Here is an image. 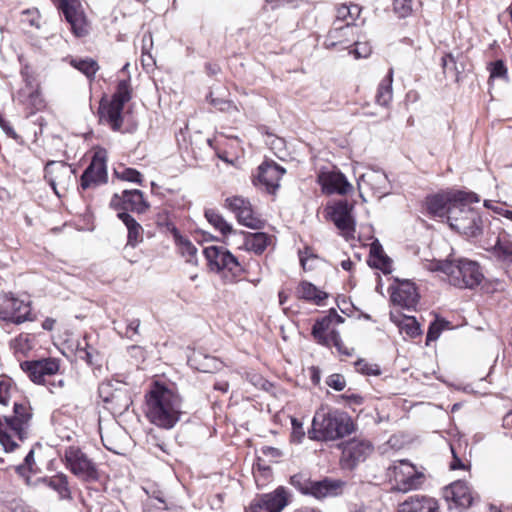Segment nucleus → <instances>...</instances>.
Returning a JSON list of instances; mask_svg holds the SVG:
<instances>
[{
    "label": "nucleus",
    "mask_w": 512,
    "mask_h": 512,
    "mask_svg": "<svg viewBox=\"0 0 512 512\" xmlns=\"http://www.w3.org/2000/svg\"><path fill=\"white\" fill-rule=\"evenodd\" d=\"M145 399V414L152 424L171 429L180 420L182 398L177 392L156 382L146 394Z\"/></svg>",
    "instance_id": "f257e3e1"
},
{
    "label": "nucleus",
    "mask_w": 512,
    "mask_h": 512,
    "mask_svg": "<svg viewBox=\"0 0 512 512\" xmlns=\"http://www.w3.org/2000/svg\"><path fill=\"white\" fill-rule=\"evenodd\" d=\"M354 430V422L346 412L322 406L313 417L308 435L312 440L334 441L350 435Z\"/></svg>",
    "instance_id": "f03ea898"
},
{
    "label": "nucleus",
    "mask_w": 512,
    "mask_h": 512,
    "mask_svg": "<svg viewBox=\"0 0 512 512\" xmlns=\"http://www.w3.org/2000/svg\"><path fill=\"white\" fill-rule=\"evenodd\" d=\"M477 202L479 198L474 193L464 192V196L458 198L456 204L450 208V215L447 218L451 229L467 237H477L482 233V218L479 212L471 207L472 203Z\"/></svg>",
    "instance_id": "7ed1b4c3"
},
{
    "label": "nucleus",
    "mask_w": 512,
    "mask_h": 512,
    "mask_svg": "<svg viewBox=\"0 0 512 512\" xmlns=\"http://www.w3.org/2000/svg\"><path fill=\"white\" fill-rule=\"evenodd\" d=\"M425 267L430 271H442L448 276L449 283L459 288L478 286L483 278L479 265L470 260L460 259L456 263L433 260Z\"/></svg>",
    "instance_id": "20e7f679"
},
{
    "label": "nucleus",
    "mask_w": 512,
    "mask_h": 512,
    "mask_svg": "<svg viewBox=\"0 0 512 512\" xmlns=\"http://www.w3.org/2000/svg\"><path fill=\"white\" fill-rule=\"evenodd\" d=\"M14 415L0 419V444L5 452H11L17 447V441H23L28 434L32 418L31 408L27 404L14 403Z\"/></svg>",
    "instance_id": "39448f33"
},
{
    "label": "nucleus",
    "mask_w": 512,
    "mask_h": 512,
    "mask_svg": "<svg viewBox=\"0 0 512 512\" xmlns=\"http://www.w3.org/2000/svg\"><path fill=\"white\" fill-rule=\"evenodd\" d=\"M20 367L27 377L35 384L49 385L50 392L64 386V380L49 382L48 378L55 376L60 370V360L57 358H42L38 360L23 361Z\"/></svg>",
    "instance_id": "423d86ee"
},
{
    "label": "nucleus",
    "mask_w": 512,
    "mask_h": 512,
    "mask_svg": "<svg viewBox=\"0 0 512 512\" xmlns=\"http://www.w3.org/2000/svg\"><path fill=\"white\" fill-rule=\"evenodd\" d=\"M65 465L76 477L85 482L98 480V471L95 463L82 450L70 446L64 453Z\"/></svg>",
    "instance_id": "0eeeda50"
},
{
    "label": "nucleus",
    "mask_w": 512,
    "mask_h": 512,
    "mask_svg": "<svg viewBox=\"0 0 512 512\" xmlns=\"http://www.w3.org/2000/svg\"><path fill=\"white\" fill-rule=\"evenodd\" d=\"M99 397L106 404V408L113 413L122 414L132 404L128 389L119 382L115 384L108 381L102 382L98 388Z\"/></svg>",
    "instance_id": "6e6552de"
},
{
    "label": "nucleus",
    "mask_w": 512,
    "mask_h": 512,
    "mask_svg": "<svg viewBox=\"0 0 512 512\" xmlns=\"http://www.w3.org/2000/svg\"><path fill=\"white\" fill-rule=\"evenodd\" d=\"M203 253L210 265H214L217 270H223L230 273L232 280L240 277L244 272V267L237 257L223 247H205L203 249Z\"/></svg>",
    "instance_id": "1a4fd4ad"
},
{
    "label": "nucleus",
    "mask_w": 512,
    "mask_h": 512,
    "mask_svg": "<svg viewBox=\"0 0 512 512\" xmlns=\"http://www.w3.org/2000/svg\"><path fill=\"white\" fill-rule=\"evenodd\" d=\"M107 153L104 149L97 150L89 166L81 176V187L89 189L107 182Z\"/></svg>",
    "instance_id": "9d476101"
},
{
    "label": "nucleus",
    "mask_w": 512,
    "mask_h": 512,
    "mask_svg": "<svg viewBox=\"0 0 512 512\" xmlns=\"http://www.w3.org/2000/svg\"><path fill=\"white\" fill-rule=\"evenodd\" d=\"M58 8L71 26L76 37H84L89 32V25L79 0H58Z\"/></svg>",
    "instance_id": "9b49d317"
},
{
    "label": "nucleus",
    "mask_w": 512,
    "mask_h": 512,
    "mask_svg": "<svg viewBox=\"0 0 512 512\" xmlns=\"http://www.w3.org/2000/svg\"><path fill=\"white\" fill-rule=\"evenodd\" d=\"M392 471L398 491L408 492L417 489L423 482V474L406 460L399 461L397 465L393 466Z\"/></svg>",
    "instance_id": "f8f14e48"
},
{
    "label": "nucleus",
    "mask_w": 512,
    "mask_h": 512,
    "mask_svg": "<svg viewBox=\"0 0 512 512\" xmlns=\"http://www.w3.org/2000/svg\"><path fill=\"white\" fill-rule=\"evenodd\" d=\"M31 308L29 302L6 295L0 304V319L6 322L21 324L30 320Z\"/></svg>",
    "instance_id": "ddd939ff"
},
{
    "label": "nucleus",
    "mask_w": 512,
    "mask_h": 512,
    "mask_svg": "<svg viewBox=\"0 0 512 512\" xmlns=\"http://www.w3.org/2000/svg\"><path fill=\"white\" fill-rule=\"evenodd\" d=\"M356 34L357 25L341 24L339 21H334L323 45L326 49L344 50L350 47Z\"/></svg>",
    "instance_id": "4468645a"
},
{
    "label": "nucleus",
    "mask_w": 512,
    "mask_h": 512,
    "mask_svg": "<svg viewBox=\"0 0 512 512\" xmlns=\"http://www.w3.org/2000/svg\"><path fill=\"white\" fill-rule=\"evenodd\" d=\"M287 505L288 493L284 487H278L255 499L246 512H281Z\"/></svg>",
    "instance_id": "2eb2a0df"
},
{
    "label": "nucleus",
    "mask_w": 512,
    "mask_h": 512,
    "mask_svg": "<svg viewBox=\"0 0 512 512\" xmlns=\"http://www.w3.org/2000/svg\"><path fill=\"white\" fill-rule=\"evenodd\" d=\"M110 206L116 210H122L121 212L132 211L137 213H144L149 208L143 192L137 189L124 190L121 195L114 194Z\"/></svg>",
    "instance_id": "dca6fc26"
},
{
    "label": "nucleus",
    "mask_w": 512,
    "mask_h": 512,
    "mask_svg": "<svg viewBox=\"0 0 512 512\" xmlns=\"http://www.w3.org/2000/svg\"><path fill=\"white\" fill-rule=\"evenodd\" d=\"M372 450L373 447L369 441L352 439L343 445L341 462L344 467L352 469L363 462Z\"/></svg>",
    "instance_id": "f3484780"
},
{
    "label": "nucleus",
    "mask_w": 512,
    "mask_h": 512,
    "mask_svg": "<svg viewBox=\"0 0 512 512\" xmlns=\"http://www.w3.org/2000/svg\"><path fill=\"white\" fill-rule=\"evenodd\" d=\"M318 183L321 186L322 192L328 195H346L353 189L345 175L337 170L321 171L318 174Z\"/></svg>",
    "instance_id": "a211bd4d"
},
{
    "label": "nucleus",
    "mask_w": 512,
    "mask_h": 512,
    "mask_svg": "<svg viewBox=\"0 0 512 512\" xmlns=\"http://www.w3.org/2000/svg\"><path fill=\"white\" fill-rule=\"evenodd\" d=\"M352 210L353 206L346 200H340L330 207V219L345 237H349L355 231Z\"/></svg>",
    "instance_id": "6ab92c4d"
},
{
    "label": "nucleus",
    "mask_w": 512,
    "mask_h": 512,
    "mask_svg": "<svg viewBox=\"0 0 512 512\" xmlns=\"http://www.w3.org/2000/svg\"><path fill=\"white\" fill-rule=\"evenodd\" d=\"M284 173V168L274 162L266 161L258 167V174L253 182L256 186L264 187L269 193H274Z\"/></svg>",
    "instance_id": "aec40b11"
},
{
    "label": "nucleus",
    "mask_w": 512,
    "mask_h": 512,
    "mask_svg": "<svg viewBox=\"0 0 512 512\" xmlns=\"http://www.w3.org/2000/svg\"><path fill=\"white\" fill-rule=\"evenodd\" d=\"M444 498L454 503L456 507L466 509L477 499V495L471 490L468 484L458 480L444 489Z\"/></svg>",
    "instance_id": "412c9836"
},
{
    "label": "nucleus",
    "mask_w": 512,
    "mask_h": 512,
    "mask_svg": "<svg viewBox=\"0 0 512 512\" xmlns=\"http://www.w3.org/2000/svg\"><path fill=\"white\" fill-rule=\"evenodd\" d=\"M463 191L446 192L432 195L427 198V209L430 214L436 217H446L450 215V208L456 204L459 197H463Z\"/></svg>",
    "instance_id": "4be33fe9"
},
{
    "label": "nucleus",
    "mask_w": 512,
    "mask_h": 512,
    "mask_svg": "<svg viewBox=\"0 0 512 512\" xmlns=\"http://www.w3.org/2000/svg\"><path fill=\"white\" fill-rule=\"evenodd\" d=\"M74 171L64 162L50 161L45 166V179L48 181L54 192L59 195L57 186L65 189Z\"/></svg>",
    "instance_id": "5701e85b"
},
{
    "label": "nucleus",
    "mask_w": 512,
    "mask_h": 512,
    "mask_svg": "<svg viewBox=\"0 0 512 512\" xmlns=\"http://www.w3.org/2000/svg\"><path fill=\"white\" fill-rule=\"evenodd\" d=\"M358 188L360 193L367 187L378 197H382L387 194L389 187L388 177L384 171L370 169L363 173L358 179Z\"/></svg>",
    "instance_id": "b1692460"
},
{
    "label": "nucleus",
    "mask_w": 512,
    "mask_h": 512,
    "mask_svg": "<svg viewBox=\"0 0 512 512\" xmlns=\"http://www.w3.org/2000/svg\"><path fill=\"white\" fill-rule=\"evenodd\" d=\"M419 294L414 283L410 281L399 282L391 293V301L405 309H413L416 307Z\"/></svg>",
    "instance_id": "393cba45"
},
{
    "label": "nucleus",
    "mask_w": 512,
    "mask_h": 512,
    "mask_svg": "<svg viewBox=\"0 0 512 512\" xmlns=\"http://www.w3.org/2000/svg\"><path fill=\"white\" fill-rule=\"evenodd\" d=\"M438 502L428 496H410L399 504L397 512H438Z\"/></svg>",
    "instance_id": "a878e982"
},
{
    "label": "nucleus",
    "mask_w": 512,
    "mask_h": 512,
    "mask_svg": "<svg viewBox=\"0 0 512 512\" xmlns=\"http://www.w3.org/2000/svg\"><path fill=\"white\" fill-rule=\"evenodd\" d=\"M25 86L18 92V100L25 105L32 107L35 110H40L43 106V99L39 92L38 84L34 83L32 79H25Z\"/></svg>",
    "instance_id": "bb28decb"
},
{
    "label": "nucleus",
    "mask_w": 512,
    "mask_h": 512,
    "mask_svg": "<svg viewBox=\"0 0 512 512\" xmlns=\"http://www.w3.org/2000/svg\"><path fill=\"white\" fill-rule=\"evenodd\" d=\"M342 486V482L324 479L321 481H312L309 484V491L307 495H311L316 499L325 497L336 496Z\"/></svg>",
    "instance_id": "cd10ccee"
},
{
    "label": "nucleus",
    "mask_w": 512,
    "mask_h": 512,
    "mask_svg": "<svg viewBox=\"0 0 512 512\" xmlns=\"http://www.w3.org/2000/svg\"><path fill=\"white\" fill-rule=\"evenodd\" d=\"M189 363L192 367L204 373H214L222 367V362L217 358L200 351L192 353L189 357Z\"/></svg>",
    "instance_id": "c85d7f7f"
},
{
    "label": "nucleus",
    "mask_w": 512,
    "mask_h": 512,
    "mask_svg": "<svg viewBox=\"0 0 512 512\" xmlns=\"http://www.w3.org/2000/svg\"><path fill=\"white\" fill-rule=\"evenodd\" d=\"M118 218L125 224L128 230L127 245L135 247L143 241L142 226L127 212H118Z\"/></svg>",
    "instance_id": "c756f323"
},
{
    "label": "nucleus",
    "mask_w": 512,
    "mask_h": 512,
    "mask_svg": "<svg viewBox=\"0 0 512 512\" xmlns=\"http://www.w3.org/2000/svg\"><path fill=\"white\" fill-rule=\"evenodd\" d=\"M270 242V237L263 232L245 233L244 246L246 250L253 251L256 254H261L267 248Z\"/></svg>",
    "instance_id": "7c9ffc66"
},
{
    "label": "nucleus",
    "mask_w": 512,
    "mask_h": 512,
    "mask_svg": "<svg viewBox=\"0 0 512 512\" xmlns=\"http://www.w3.org/2000/svg\"><path fill=\"white\" fill-rule=\"evenodd\" d=\"M124 105L116 102H110L107 107L103 108V117L106 122L114 131H119L123 124V112Z\"/></svg>",
    "instance_id": "2f4dec72"
},
{
    "label": "nucleus",
    "mask_w": 512,
    "mask_h": 512,
    "mask_svg": "<svg viewBox=\"0 0 512 512\" xmlns=\"http://www.w3.org/2000/svg\"><path fill=\"white\" fill-rule=\"evenodd\" d=\"M297 294L300 298L313 301L318 305L327 298V294L325 292L319 290L315 285L306 281L300 283L297 288Z\"/></svg>",
    "instance_id": "473e14b6"
},
{
    "label": "nucleus",
    "mask_w": 512,
    "mask_h": 512,
    "mask_svg": "<svg viewBox=\"0 0 512 512\" xmlns=\"http://www.w3.org/2000/svg\"><path fill=\"white\" fill-rule=\"evenodd\" d=\"M393 69L390 68L387 76L380 82L376 94V102L379 105L386 106L390 103L393 96L392 90Z\"/></svg>",
    "instance_id": "72a5a7b5"
},
{
    "label": "nucleus",
    "mask_w": 512,
    "mask_h": 512,
    "mask_svg": "<svg viewBox=\"0 0 512 512\" xmlns=\"http://www.w3.org/2000/svg\"><path fill=\"white\" fill-rule=\"evenodd\" d=\"M361 8L356 4L341 5L337 8L336 18L341 24L356 25L355 21L359 18Z\"/></svg>",
    "instance_id": "f704fd0d"
},
{
    "label": "nucleus",
    "mask_w": 512,
    "mask_h": 512,
    "mask_svg": "<svg viewBox=\"0 0 512 512\" xmlns=\"http://www.w3.org/2000/svg\"><path fill=\"white\" fill-rule=\"evenodd\" d=\"M45 482L51 489L58 493L60 499H71L68 478L65 474L58 473L50 479L45 480Z\"/></svg>",
    "instance_id": "c9c22d12"
},
{
    "label": "nucleus",
    "mask_w": 512,
    "mask_h": 512,
    "mask_svg": "<svg viewBox=\"0 0 512 512\" xmlns=\"http://www.w3.org/2000/svg\"><path fill=\"white\" fill-rule=\"evenodd\" d=\"M70 64L88 78H92L99 70L98 63L92 58H73Z\"/></svg>",
    "instance_id": "e433bc0d"
},
{
    "label": "nucleus",
    "mask_w": 512,
    "mask_h": 512,
    "mask_svg": "<svg viewBox=\"0 0 512 512\" xmlns=\"http://www.w3.org/2000/svg\"><path fill=\"white\" fill-rule=\"evenodd\" d=\"M236 217L242 225L251 229H261L264 227V221L254 215L251 205L248 208L244 207Z\"/></svg>",
    "instance_id": "4c0bfd02"
},
{
    "label": "nucleus",
    "mask_w": 512,
    "mask_h": 512,
    "mask_svg": "<svg viewBox=\"0 0 512 512\" xmlns=\"http://www.w3.org/2000/svg\"><path fill=\"white\" fill-rule=\"evenodd\" d=\"M207 221L219 230L223 235L232 232V226L215 210L208 209L205 211Z\"/></svg>",
    "instance_id": "58836bf2"
},
{
    "label": "nucleus",
    "mask_w": 512,
    "mask_h": 512,
    "mask_svg": "<svg viewBox=\"0 0 512 512\" xmlns=\"http://www.w3.org/2000/svg\"><path fill=\"white\" fill-rule=\"evenodd\" d=\"M494 251L502 260L512 262V241L507 236L498 237Z\"/></svg>",
    "instance_id": "ea45409f"
},
{
    "label": "nucleus",
    "mask_w": 512,
    "mask_h": 512,
    "mask_svg": "<svg viewBox=\"0 0 512 512\" xmlns=\"http://www.w3.org/2000/svg\"><path fill=\"white\" fill-rule=\"evenodd\" d=\"M323 339H324V341H317V342L321 345L328 346V347L333 345L337 348V350L340 353L345 354L347 356H350L352 354L351 351H349L348 349H346L344 347L343 342L340 337V334L335 329H332L326 335H324Z\"/></svg>",
    "instance_id": "a19ab883"
},
{
    "label": "nucleus",
    "mask_w": 512,
    "mask_h": 512,
    "mask_svg": "<svg viewBox=\"0 0 512 512\" xmlns=\"http://www.w3.org/2000/svg\"><path fill=\"white\" fill-rule=\"evenodd\" d=\"M332 317L325 316L317 320L312 327V335L316 341H324L323 336L331 331Z\"/></svg>",
    "instance_id": "79ce46f5"
},
{
    "label": "nucleus",
    "mask_w": 512,
    "mask_h": 512,
    "mask_svg": "<svg viewBox=\"0 0 512 512\" xmlns=\"http://www.w3.org/2000/svg\"><path fill=\"white\" fill-rule=\"evenodd\" d=\"M487 69L490 73L489 82L494 79H502L505 82H508V69L503 60H496L489 63Z\"/></svg>",
    "instance_id": "37998d69"
},
{
    "label": "nucleus",
    "mask_w": 512,
    "mask_h": 512,
    "mask_svg": "<svg viewBox=\"0 0 512 512\" xmlns=\"http://www.w3.org/2000/svg\"><path fill=\"white\" fill-rule=\"evenodd\" d=\"M131 99V88L128 80H121L117 85V90L112 96V102L125 105Z\"/></svg>",
    "instance_id": "c03bdc74"
},
{
    "label": "nucleus",
    "mask_w": 512,
    "mask_h": 512,
    "mask_svg": "<svg viewBox=\"0 0 512 512\" xmlns=\"http://www.w3.org/2000/svg\"><path fill=\"white\" fill-rule=\"evenodd\" d=\"M11 345L14 349V352L22 356H26L28 352L33 348L31 338L27 334H20L12 341Z\"/></svg>",
    "instance_id": "a18cd8bd"
},
{
    "label": "nucleus",
    "mask_w": 512,
    "mask_h": 512,
    "mask_svg": "<svg viewBox=\"0 0 512 512\" xmlns=\"http://www.w3.org/2000/svg\"><path fill=\"white\" fill-rule=\"evenodd\" d=\"M178 245L181 254L186 257L187 262H194L196 260L197 248L188 239L180 237Z\"/></svg>",
    "instance_id": "49530a36"
},
{
    "label": "nucleus",
    "mask_w": 512,
    "mask_h": 512,
    "mask_svg": "<svg viewBox=\"0 0 512 512\" xmlns=\"http://www.w3.org/2000/svg\"><path fill=\"white\" fill-rule=\"evenodd\" d=\"M250 202L243 197L233 196L226 199V206L230 209L236 216L240 213L243 208H248L250 206Z\"/></svg>",
    "instance_id": "de8ad7c7"
},
{
    "label": "nucleus",
    "mask_w": 512,
    "mask_h": 512,
    "mask_svg": "<svg viewBox=\"0 0 512 512\" xmlns=\"http://www.w3.org/2000/svg\"><path fill=\"white\" fill-rule=\"evenodd\" d=\"M250 202L243 197L233 196L226 199V206L230 209L236 216L240 213L243 208H248L250 206Z\"/></svg>",
    "instance_id": "09e8293b"
},
{
    "label": "nucleus",
    "mask_w": 512,
    "mask_h": 512,
    "mask_svg": "<svg viewBox=\"0 0 512 512\" xmlns=\"http://www.w3.org/2000/svg\"><path fill=\"white\" fill-rule=\"evenodd\" d=\"M393 11L399 18H406L412 13V0H393Z\"/></svg>",
    "instance_id": "8fccbe9b"
},
{
    "label": "nucleus",
    "mask_w": 512,
    "mask_h": 512,
    "mask_svg": "<svg viewBox=\"0 0 512 512\" xmlns=\"http://www.w3.org/2000/svg\"><path fill=\"white\" fill-rule=\"evenodd\" d=\"M299 258L304 270H312L314 268V263L318 260L317 255H315L308 247L299 252Z\"/></svg>",
    "instance_id": "3c124183"
},
{
    "label": "nucleus",
    "mask_w": 512,
    "mask_h": 512,
    "mask_svg": "<svg viewBox=\"0 0 512 512\" xmlns=\"http://www.w3.org/2000/svg\"><path fill=\"white\" fill-rule=\"evenodd\" d=\"M116 176L125 181L141 184L142 175L133 168H124L122 171H115Z\"/></svg>",
    "instance_id": "603ef678"
},
{
    "label": "nucleus",
    "mask_w": 512,
    "mask_h": 512,
    "mask_svg": "<svg viewBox=\"0 0 512 512\" xmlns=\"http://www.w3.org/2000/svg\"><path fill=\"white\" fill-rule=\"evenodd\" d=\"M352 43L354 44V49L350 50L349 53L353 54L356 59L367 58L371 54V46L368 42H362L354 38Z\"/></svg>",
    "instance_id": "864d4df0"
},
{
    "label": "nucleus",
    "mask_w": 512,
    "mask_h": 512,
    "mask_svg": "<svg viewBox=\"0 0 512 512\" xmlns=\"http://www.w3.org/2000/svg\"><path fill=\"white\" fill-rule=\"evenodd\" d=\"M370 266L382 270L384 273H390L392 270V260L385 254L369 260Z\"/></svg>",
    "instance_id": "5fc2aeb1"
},
{
    "label": "nucleus",
    "mask_w": 512,
    "mask_h": 512,
    "mask_svg": "<svg viewBox=\"0 0 512 512\" xmlns=\"http://www.w3.org/2000/svg\"><path fill=\"white\" fill-rule=\"evenodd\" d=\"M355 368L359 373L364 375H379L380 369L376 364H370L367 361L360 359L355 362Z\"/></svg>",
    "instance_id": "6e6d98bb"
},
{
    "label": "nucleus",
    "mask_w": 512,
    "mask_h": 512,
    "mask_svg": "<svg viewBox=\"0 0 512 512\" xmlns=\"http://www.w3.org/2000/svg\"><path fill=\"white\" fill-rule=\"evenodd\" d=\"M139 327H140V320L139 319H132L128 321V323L125 326V330L121 331L118 330V333L130 340H134L135 336L139 335Z\"/></svg>",
    "instance_id": "4d7b16f0"
},
{
    "label": "nucleus",
    "mask_w": 512,
    "mask_h": 512,
    "mask_svg": "<svg viewBox=\"0 0 512 512\" xmlns=\"http://www.w3.org/2000/svg\"><path fill=\"white\" fill-rule=\"evenodd\" d=\"M210 104L222 112L232 113V112L238 111L236 105L229 100L219 99V98H211Z\"/></svg>",
    "instance_id": "13d9d810"
},
{
    "label": "nucleus",
    "mask_w": 512,
    "mask_h": 512,
    "mask_svg": "<svg viewBox=\"0 0 512 512\" xmlns=\"http://www.w3.org/2000/svg\"><path fill=\"white\" fill-rule=\"evenodd\" d=\"M311 480L305 478L303 475L297 474L291 477L290 483L297 488L301 493L308 494L309 484Z\"/></svg>",
    "instance_id": "bf43d9fd"
},
{
    "label": "nucleus",
    "mask_w": 512,
    "mask_h": 512,
    "mask_svg": "<svg viewBox=\"0 0 512 512\" xmlns=\"http://www.w3.org/2000/svg\"><path fill=\"white\" fill-rule=\"evenodd\" d=\"M402 329L406 332L407 335L413 338L421 335L420 325L413 317L407 318V322L402 326Z\"/></svg>",
    "instance_id": "052dcab7"
},
{
    "label": "nucleus",
    "mask_w": 512,
    "mask_h": 512,
    "mask_svg": "<svg viewBox=\"0 0 512 512\" xmlns=\"http://www.w3.org/2000/svg\"><path fill=\"white\" fill-rule=\"evenodd\" d=\"M326 384L336 391H342L346 386V380L341 374H332L326 379Z\"/></svg>",
    "instance_id": "680f3d73"
},
{
    "label": "nucleus",
    "mask_w": 512,
    "mask_h": 512,
    "mask_svg": "<svg viewBox=\"0 0 512 512\" xmlns=\"http://www.w3.org/2000/svg\"><path fill=\"white\" fill-rule=\"evenodd\" d=\"M291 424H292L291 439L293 442L300 443L305 436V432L303 430V425L296 418L291 419Z\"/></svg>",
    "instance_id": "e2e57ef3"
},
{
    "label": "nucleus",
    "mask_w": 512,
    "mask_h": 512,
    "mask_svg": "<svg viewBox=\"0 0 512 512\" xmlns=\"http://www.w3.org/2000/svg\"><path fill=\"white\" fill-rule=\"evenodd\" d=\"M39 13L37 10H25L22 13V22L32 27L39 28Z\"/></svg>",
    "instance_id": "0e129e2a"
},
{
    "label": "nucleus",
    "mask_w": 512,
    "mask_h": 512,
    "mask_svg": "<svg viewBox=\"0 0 512 512\" xmlns=\"http://www.w3.org/2000/svg\"><path fill=\"white\" fill-rule=\"evenodd\" d=\"M11 397V385L8 381H0V404L8 405Z\"/></svg>",
    "instance_id": "69168bd1"
},
{
    "label": "nucleus",
    "mask_w": 512,
    "mask_h": 512,
    "mask_svg": "<svg viewBox=\"0 0 512 512\" xmlns=\"http://www.w3.org/2000/svg\"><path fill=\"white\" fill-rule=\"evenodd\" d=\"M150 504L158 510H167L166 501L161 492H158L154 496L150 497Z\"/></svg>",
    "instance_id": "338daca9"
},
{
    "label": "nucleus",
    "mask_w": 512,
    "mask_h": 512,
    "mask_svg": "<svg viewBox=\"0 0 512 512\" xmlns=\"http://www.w3.org/2000/svg\"><path fill=\"white\" fill-rule=\"evenodd\" d=\"M441 330H442V327L439 324H437L435 322L432 323L427 332V337H426L427 344L430 341H435L436 339H438V337L440 336Z\"/></svg>",
    "instance_id": "774afa93"
}]
</instances>
